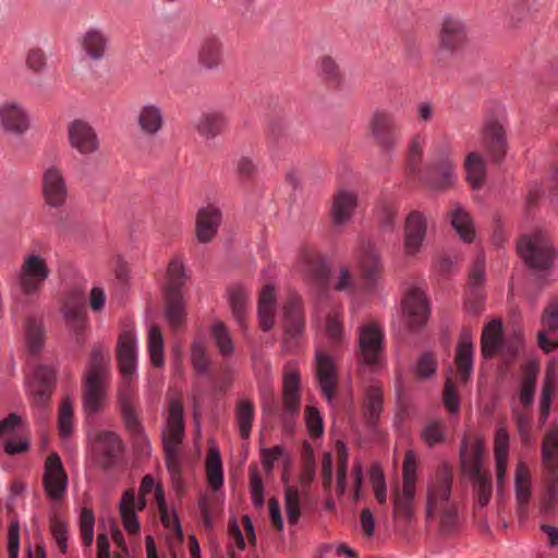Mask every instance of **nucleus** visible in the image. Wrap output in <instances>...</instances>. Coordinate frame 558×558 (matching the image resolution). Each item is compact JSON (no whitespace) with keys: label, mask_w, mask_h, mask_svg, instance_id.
<instances>
[{"label":"nucleus","mask_w":558,"mask_h":558,"mask_svg":"<svg viewBox=\"0 0 558 558\" xmlns=\"http://www.w3.org/2000/svg\"><path fill=\"white\" fill-rule=\"evenodd\" d=\"M537 368L530 369L521 381L520 402L527 408L533 403L535 395Z\"/></svg>","instance_id":"obj_55"},{"label":"nucleus","mask_w":558,"mask_h":558,"mask_svg":"<svg viewBox=\"0 0 558 558\" xmlns=\"http://www.w3.org/2000/svg\"><path fill=\"white\" fill-rule=\"evenodd\" d=\"M454 180L456 165L449 158L447 149L420 175V181L423 184L435 190L447 189L453 184Z\"/></svg>","instance_id":"obj_13"},{"label":"nucleus","mask_w":558,"mask_h":558,"mask_svg":"<svg viewBox=\"0 0 558 558\" xmlns=\"http://www.w3.org/2000/svg\"><path fill=\"white\" fill-rule=\"evenodd\" d=\"M136 123L143 135L156 137L166 123L162 108L151 102L141 106L136 113Z\"/></svg>","instance_id":"obj_26"},{"label":"nucleus","mask_w":558,"mask_h":558,"mask_svg":"<svg viewBox=\"0 0 558 558\" xmlns=\"http://www.w3.org/2000/svg\"><path fill=\"white\" fill-rule=\"evenodd\" d=\"M357 207V195L348 190L338 191L331 202L330 221L335 227H343L353 217Z\"/></svg>","instance_id":"obj_23"},{"label":"nucleus","mask_w":558,"mask_h":558,"mask_svg":"<svg viewBox=\"0 0 558 558\" xmlns=\"http://www.w3.org/2000/svg\"><path fill=\"white\" fill-rule=\"evenodd\" d=\"M117 355L120 371L124 376L118 392L122 420L141 451L146 452L149 447L148 439L133 408L134 391L129 379L136 369V341L132 332L125 331L119 337Z\"/></svg>","instance_id":"obj_1"},{"label":"nucleus","mask_w":558,"mask_h":558,"mask_svg":"<svg viewBox=\"0 0 558 558\" xmlns=\"http://www.w3.org/2000/svg\"><path fill=\"white\" fill-rule=\"evenodd\" d=\"M542 460L549 472L558 469V429L546 433L542 442Z\"/></svg>","instance_id":"obj_47"},{"label":"nucleus","mask_w":558,"mask_h":558,"mask_svg":"<svg viewBox=\"0 0 558 558\" xmlns=\"http://www.w3.org/2000/svg\"><path fill=\"white\" fill-rule=\"evenodd\" d=\"M304 420L307 432L312 438H317L323 435V417L317 408L313 405H306L304 410Z\"/></svg>","instance_id":"obj_57"},{"label":"nucleus","mask_w":558,"mask_h":558,"mask_svg":"<svg viewBox=\"0 0 558 558\" xmlns=\"http://www.w3.org/2000/svg\"><path fill=\"white\" fill-rule=\"evenodd\" d=\"M183 260L173 257L168 265L163 284L165 316L172 330H179L185 322L186 302L183 289L189 280Z\"/></svg>","instance_id":"obj_3"},{"label":"nucleus","mask_w":558,"mask_h":558,"mask_svg":"<svg viewBox=\"0 0 558 558\" xmlns=\"http://www.w3.org/2000/svg\"><path fill=\"white\" fill-rule=\"evenodd\" d=\"M54 371L46 365H39L35 368L29 380V393L33 402L40 408L48 404L54 387Z\"/></svg>","instance_id":"obj_21"},{"label":"nucleus","mask_w":558,"mask_h":558,"mask_svg":"<svg viewBox=\"0 0 558 558\" xmlns=\"http://www.w3.org/2000/svg\"><path fill=\"white\" fill-rule=\"evenodd\" d=\"M25 64L33 73H43L48 65V59L45 50L39 47L28 49L25 56Z\"/></svg>","instance_id":"obj_54"},{"label":"nucleus","mask_w":558,"mask_h":558,"mask_svg":"<svg viewBox=\"0 0 558 558\" xmlns=\"http://www.w3.org/2000/svg\"><path fill=\"white\" fill-rule=\"evenodd\" d=\"M184 436L183 407L179 400H171L166 427L162 432L165 452H179Z\"/></svg>","instance_id":"obj_16"},{"label":"nucleus","mask_w":558,"mask_h":558,"mask_svg":"<svg viewBox=\"0 0 558 558\" xmlns=\"http://www.w3.org/2000/svg\"><path fill=\"white\" fill-rule=\"evenodd\" d=\"M356 259L362 277L369 283H375L383 270L378 252L371 244L363 245L357 252Z\"/></svg>","instance_id":"obj_34"},{"label":"nucleus","mask_w":558,"mask_h":558,"mask_svg":"<svg viewBox=\"0 0 558 558\" xmlns=\"http://www.w3.org/2000/svg\"><path fill=\"white\" fill-rule=\"evenodd\" d=\"M283 339L281 347L284 351H293L305 329V316L302 299L296 293H290L282 306Z\"/></svg>","instance_id":"obj_7"},{"label":"nucleus","mask_w":558,"mask_h":558,"mask_svg":"<svg viewBox=\"0 0 558 558\" xmlns=\"http://www.w3.org/2000/svg\"><path fill=\"white\" fill-rule=\"evenodd\" d=\"M482 145L494 161H500L507 153V138L502 125L489 121L482 131Z\"/></svg>","instance_id":"obj_24"},{"label":"nucleus","mask_w":558,"mask_h":558,"mask_svg":"<svg viewBox=\"0 0 558 558\" xmlns=\"http://www.w3.org/2000/svg\"><path fill=\"white\" fill-rule=\"evenodd\" d=\"M315 371L319 390L331 402L339 381L335 357L323 349L315 350Z\"/></svg>","instance_id":"obj_10"},{"label":"nucleus","mask_w":558,"mask_h":558,"mask_svg":"<svg viewBox=\"0 0 558 558\" xmlns=\"http://www.w3.org/2000/svg\"><path fill=\"white\" fill-rule=\"evenodd\" d=\"M484 445L481 438H477L472 445H468V438L464 437L461 442V461L463 472L470 480L488 474L482 470Z\"/></svg>","instance_id":"obj_27"},{"label":"nucleus","mask_w":558,"mask_h":558,"mask_svg":"<svg viewBox=\"0 0 558 558\" xmlns=\"http://www.w3.org/2000/svg\"><path fill=\"white\" fill-rule=\"evenodd\" d=\"M41 191L45 203L52 208H60L66 202L68 187L63 172L57 166H49L43 172Z\"/></svg>","instance_id":"obj_14"},{"label":"nucleus","mask_w":558,"mask_h":558,"mask_svg":"<svg viewBox=\"0 0 558 558\" xmlns=\"http://www.w3.org/2000/svg\"><path fill=\"white\" fill-rule=\"evenodd\" d=\"M509 433L506 427L498 426L494 437V456L496 461V482L498 490L504 488L509 459Z\"/></svg>","instance_id":"obj_32"},{"label":"nucleus","mask_w":558,"mask_h":558,"mask_svg":"<svg viewBox=\"0 0 558 558\" xmlns=\"http://www.w3.org/2000/svg\"><path fill=\"white\" fill-rule=\"evenodd\" d=\"M225 125L223 117L218 112H202L193 121V126L199 136L213 140L218 136Z\"/></svg>","instance_id":"obj_39"},{"label":"nucleus","mask_w":558,"mask_h":558,"mask_svg":"<svg viewBox=\"0 0 558 558\" xmlns=\"http://www.w3.org/2000/svg\"><path fill=\"white\" fill-rule=\"evenodd\" d=\"M49 275L50 270L44 257L38 254L25 256L19 274L22 293L27 296L37 294Z\"/></svg>","instance_id":"obj_8"},{"label":"nucleus","mask_w":558,"mask_h":558,"mask_svg":"<svg viewBox=\"0 0 558 558\" xmlns=\"http://www.w3.org/2000/svg\"><path fill=\"white\" fill-rule=\"evenodd\" d=\"M198 64L208 71L217 70L222 62V43L216 36L205 37L197 51Z\"/></svg>","instance_id":"obj_35"},{"label":"nucleus","mask_w":558,"mask_h":558,"mask_svg":"<svg viewBox=\"0 0 558 558\" xmlns=\"http://www.w3.org/2000/svg\"><path fill=\"white\" fill-rule=\"evenodd\" d=\"M205 465L209 486L213 490L219 489L223 484V473L220 453L216 447H209Z\"/></svg>","instance_id":"obj_43"},{"label":"nucleus","mask_w":558,"mask_h":558,"mask_svg":"<svg viewBox=\"0 0 558 558\" xmlns=\"http://www.w3.org/2000/svg\"><path fill=\"white\" fill-rule=\"evenodd\" d=\"M43 484L47 496L52 500L63 498L68 488V475L58 453H50L45 462Z\"/></svg>","instance_id":"obj_12"},{"label":"nucleus","mask_w":558,"mask_h":558,"mask_svg":"<svg viewBox=\"0 0 558 558\" xmlns=\"http://www.w3.org/2000/svg\"><path fill=\"white\" fill-rule=\"evenodd\" d=\"M229 304L234 317L242 324L244 320V291L241 286H233L229 289Z\"/></svg>","instance_id":"obj_61"},{"label":"nucleus","mask_w":558,"mask_h":558,"mask_svg":"<svg viewBox=\"0 0 558 558\" xmlns=\"http://www.w3.org/2000/svg\"><path fill=\"white\" fill-rule=\"evenodd\" d=\"M120 514L124 529L130 534H135L140 530V523L135 513V496L132 490H126L120 501Z\"/></svg>","instance_id":"obj_46"},{"label":"nucleus","mask_w":558,"mask_h":558,"mask_svg":"<svg viewBox=\"0 0 558 558\" xmlns=\"http://www.w3.org/2000/svg\"><path fill=\"white\" fill-rule=\"evenodd\" d=\"M108 43L109 38L102 29L90 27L82 36L81 47L88 58L98 61L105 57Z\"/></svg>","instance_id":"obj_36"},{"label":"nucleus","mask_w":558,"mask_h":558,"mask_svg":"<svg viewBox=\"0 0 558 558\" xmlns=\"http://www.w3.org/2000/svg\"><path fill=\"white\" fill-rule=\"evenodd\" d=\"M515 499L520 506L527 504L531 497V476L527 465L519 461L514 471Z\"/></svg>","instance_id":"obj_44"},{"label":"nucleus","mask_w":558,"mask_h":558,"mask_svg":"<svg viewBox=\"0 0 558 558\" xmlns=\"http://www.w3.org/2000/svg\"><path fill=\"white\" fill-rule=\"evenodd\" d=\"M276 304V293L272 286H265L258 300V320L259 327L264 331H269L274 326V310Z\"/></svg>","instance_id":"obj_40"},{"label":"nucleus","mask_w":558,"mask_h":558,"mask_svg":"<svg viewBox=\"0 0 558 558\" xmlns=\"http://www.w3.org/2000/svg\"><path fill=\"white\" fill-rule=\"evenodd\" d=\"M45 326L41 320L29 317L25 323V338L28 351L37 354L45 343Z\"/></svg>","instance_id":"obj_45"},{"label":"nucleus","mask_w":558,"mask_h":558,"mask_svg":"<svg viewBox=\"0 0 558 558\" xmlns=\"http://www.w3.org/2000/svg\"><path fill=\"white\" fill-rule=\"evenodd\" d=\"M466 180L473 189H478L486 178V163L478 153H470L465 158Z\"/></svg>","instance_id":"obj_42"},{"label":"nucleus","mask_w":558,"mask_h":558,"mask_svg":"<svg viewBox=\"0 0 558 558\" xmlns=\"http://www.w3.org/2000/svg\"><path fill=\"white\" fill-rule=\"evenodd\" d=\"M555 392H556V388H555L554 381H553L549 373H547L544 384H543V387H542V392H541V398H539V421L542 423H545L548 418L549 410H550V405H551V401L555 396Z\"/></svg>","instance_id":"obj_52"},{"label":"nucleus","mask_w":558,"mask_h":558,"mask_svg":"<svg viewBox=\"0 0 558 558\" xmlns=\"http://www.w3.org/2000/svg\"><path fill=\"white\" fill-rule=\"evenodd\" d=\"M95 517L90 509L83 508L80 515V530L84 546L90 547L94 541Z\"/></svg>","instance_id":"obj_58"},{"label":"nucleus","mask_w":558,"mask_h":558,"mask_svg":"<svg viewBox=\"0 0 558 558\" xmlns=\"http://www.w3.org/2000/svg\"><path fill=\"white\" fill-rule=\"evenodd\" d=\"M403 487L402 493L397 495L414 499L416 483V454L413 450H408L402 464Z\"/></svg>","instance_id":"obj_41"},{"label":"nucleus","mask_w":558,"mask_h":558,"mask_svg":"<svg viewBox=\"0 0 558 558\" xmlns=\"http://www.w3.org/2000/svg\"><path fill=\"white\" fill-rule=\"evenodd\" d=\"M97 450L100 453V464L104 469L114 466L123 452L124 446L120 436L111 430H99L96 434Z\"/></svg>","instance_id":"obj_22"},{"label":"nucleus","mask_w":558,"mask_h":558,"mask_svg":"<svg viewBox=\"0 0 558 558\" xmlns=\"http://www.w3.org/2000/svg\"><path fill=\"white\" fill-rule=\"evenodd\" d=\"M442 401L445 408L451 414H457L460 409V398L458 395V390L456 384L452 378L448 377L445 383Z\"/></svg>","instance_id":"obj_60"},{"label":"nucleus","mask_w":558,"mask_h":558,"mask_svg":"<svg viewBox=\"0 0 558 558\" xmlns=\"http://www.w3.org/2000/svg\"><path fill=\"white\" fill-rule=\"evenodd\" d=\"M294 271L304 278L323 282L327 279L328 267L323 256L314 248H301L294 264Z\"/></svg>","instance_id":"obj_19"},{"label":"nucleus","mask_w":558,"mask_h":558,"mask_svg":"<svg viewBox=\"0 0 558 558\" xmlns=\"http://www.w3.org/2000/svg\"><path fill=\"white\" fill-rule=\"evenodd\" d=\"M450 223L464 242H473L475 229L470 214L460 205L454 204L449 213Z\"/></svg>","instance_id":"obj_38"},{"label":"nucleus","mask_w":558,"mask_h":558,"mask_svg":"<svg viewBox=\"0 0 558 558\" xmlns=\"http://www.w3.org/2000/svg\"><path fill=\"white\" fill-rule=\"evenodd\" d=\"M502 324L499 319H494L484 327L481 337V351L485 359L497 354L502 343Z\"/></svg>","instance_id":"obj_37"},{"label":"nucleus","mask_w":558,"mask_h":558,"mask_svg":"<svg viewBox=\"0 0 558 558\" xmlns=\"http://www.w3.org/2000/svg\"><path fill=\"white\" fill-rule=\"evenodd\" d=\"M211 337L214 338L219 351L222 354H229L233 351V344L227 330L225 324L222 322H217L211 326L210 329Z\"/></svg>","instance_id":"obj_56"},{"label":"nucleus","mask_w":558,"mask_h":558,"mask_svg":"<svg viewBox=\"0 0 558 558\" xmlns=\"http://www.w3.org/2000/svg\"><path fill=\"white\" fill-rule=\"evenodd\" d=\"M148 350L154 366L161 367L163 360V337L158 326L153 325L148 330Z\"/></svg>","instance_id":"obj_49"},{"label":"nucleus","mask_w":558,"mask_h":558,"mask_svg":"<svg viewBox=\"0 0 558 558\" xmlns=\"http://www.w3.org/2000/svg\"><path fill=\"white\" fill-rule=\"evenodd\" d=\"M541 324L543 329L537 332L538 347L546 353L558 348V298L551 299L545 306Z\"/></svg>","instance_id":"obj_17"},{"label":"nucleus","mask_w":558,"mask_h":558,"mask_svg":"<svg viewBox=\"0 0 558 558\" xmlns=\"http://www.w3.org/2000/svg\"><path fill=\"white\" fill-rule=\"evenodd\" d=\"M517 247L524 264L534 270H550L557 256L550 239L543 231L523 235Z\"/></svg>","instance_id":"obj_6"},{"label":"nucleus","mask_w":558,"mask_h":558,"mask_svg":"<svg viewBox=\"0 0 558 558\" xmlns=\"http://www.w3.org/2000/svg\"><path fill=\"white\" fill-rule=\"evenodd\" d=\"M359 373L364 368L375 372L383 366L385 332L376 320H367L356 329Z\"/></svg>","instance_id":"obj_5"},{"label":"nucleus","mask_w":558,"mask_h":558,"mask_svg":"<svg viewBox=\"0 0 558 558\" xmlns=\"http://www.w3.org/2000/svg\"><path fill=\"white\" fill-rule=\"evenodd\" d=\"M327 335L335 343L341 342L343 338V324L341 313L333 311L329 313L326 324Z\"/></svg>","instance_id":"obj_64"},{"label":"nucleus","mask_w":558,"mask_h":558,"mask_svg":"<svg viewBox=\"0 0 558 558\" xmlns=\"http://www.w3.org/2000/svg\"><path fill=\"white\" fill-rule=\"evenodd\" d=\"M402 312L411 329L421 328L426 325L430 308L424 292L417 288H411L403 296Z\"/></svg>","instance_id":"obj_15"},{"label":"nucleus","mask_w":558,"mask_h":558,"mask_svg":"<svg viewBox=\"0 0 558 558\" xmlns=\"http://www.w3.org/2000/svg\"><path fill=\"white\" fill-rule=\"evenodd\" d=\"M156 502L158 506L160 520L163 526L168 530L173 531L178 535V537L182 539L183 534L180 522L178 520L177 514L168 510L161 487H157L156 489Z\"/></svg>","instance_id":"obj_48"},{"label":"nucleus","mask_w":558,"mask_h":558,"mask_svg":"<svg viewBox=\"0 0 558 558\" xmlns=\"http://www.w3.org/2000/svg\"><path fill=\"white\" fill-rule=\"evenodd\" d=\"M384 410L383 387L378 383H373L366 387L364 392V403L362 408L363 418L366 425L375 430Z\"/></svg>","instance_id":"obj_28"},{"label":"nucleus","mask_w":558,"mask_h":558,"mask_svg":"<svg viewBox=\"0 0 558 558\" xmlns=\"http://www.w3.org/2000/svg\"><path fill=\"white\" fill-rule=\"evenodd\" d=\"M61 311L68 328L73 333L75 343L82 345L85 340L86 317L83 314L81 303L75 299H69L64 302Z\"/></svg>","instance_id":"obj_33"},{"label":"nucleus","mask_w":558,"mask_h":558,"mask_svg":"<svg viewBox=\"0 0 558 558\" xmlns=\"http://www.w3.org/2000/svg\"><path fill=\"white\" fill-rule=\"evenodd\" d=\"M473 340L472 332L469 329L461 331L459 342L456 349L454 363L458 371V378L461 381H468L473 372Z\"/></svg>","instance_id":"obj_30"},{"label":"nucleus","mask_w":558,"mask_h":558,"mask_svg":"<svg viewBox=\"0 0 558 558\" xmlns=\"http://www.w3.org/2000/svg\"><path fill=\"white\" fill-rule=\"evenodd\" d=\"M368 129L377 144L385 150L393 148L397 142V130L392 114L377 110L373 113Z\"/></svg>","instance_id":"obj_20"},{"label":"nucleus","mask_w":558,"mask_h":558,"mask_svg":"<svg viewBox=\"0 0 558 558\" xmlns=\"http://www.w3.org/2000/svg\"><path fill=\"white\" fill-rule=\"evenodd\" d=\"M108 349L95 345L92 350L83 384V407L88 415L99 413L106 398V383L110 374Z\"/></svg>","instance_id":"obj_2"},{"label":"nucleus","mask_w":558,"mask_h":558,"mask_svg":"<svg viewBox=\"0 0 558 558\" xmlns=\"http://www.w3.org/2000/svg\"><path fill=\"white\" fill-rule=\"evenodd\" d=\"M437 360L432 352L423 353L416 362V375L421 379L433 376L437 371Z\"/></svg>","instance_id":"obj_63"},{"label":"nucleus","mask_w":558,"mask_h":558,"mask_svg":"<svg viewBox=\"0 0 558 558\" xmlns=\"http://www.w3.org/2000/svg\"><path fill=\"white\" fill-rule=\"evenodd\" d=\"M452 474L447 466L439 470L427 489L426 517L432 519L434 512L446 504L451 495Z\"/></svg>","instance_id":"obj_18"},{"label":"nucleus","mask_w":558,"mask_h":558,"mask_svg":"<svg viewBox=\"0 0 558 558\" xmlns=\"http://www.w3.org/2000/svg\"><path fill=\"white\" fill-rule=\"evenodd\" d=\"M58 427L62 438H68L73 429V402L69 397H64L58 411Z\"/></svg>","instance_id":"obj_50"},{"label":"nucleus","mask_w":558,"mask_h":558,"mask_svg":"<svg viewBox=\"0 0 558 558\" xmlns=\"http://www.w3.org/2000/svg\"><path fill=\"white\" fill-rule=\"evenodd\" d=\"M68 138L70 146L84 156L93 155L100 148L96 130L82 119H75L69 123Z\"/></svg>","instance_id":"obj_11"},{"label":"nucleus","mask_w":558,"mask_h":558,"mask_svg":"<svg viewBox=\"0 0 558 558\" xmlns=\"http://www.w3.org/2000/svg\"><path fill=\"white\" fill-rule=\"evenodd\" d=\"M221 222V213L214 206L208 205L198 209L196 215V238L201 243L210 242L217 234Z\"/></svg>","instance_id":"obj_31"},{"label":"nucleus","mask_w":558,"mask_h":558,"mask_svg":"<svg viewBox=\"0 0 558 558\" xmlns=\"http://www.w3.org/2000/svg\"><path fill=\"white\" fill-rule=\"evenodd\" d=\"M301 374L295 361L284 364L282 372L281 403L277 411L283 433L291 436L300 417Z\"/></svg>","instance_id":"obj_4"},{"label":"nucleus","mask_w":558,"mask_h":558,"mask_svg":"<svg viewBox=\"0 0 558 558\" xmlns=\"http://www.w3.org/2000/svg\"><path fill=\"white\" fill-rule=\"evenodd\" d=\"M369 477L375 499L379 504H385L387 499V486L384 472L379 466L374 465L369 471Z\"/></svg>","instance_id":"obj_59"},{"label":"nucleus","mask_w":558,"mask_h":558,"mask_svg":"<svg viewBox=\"0 0 558 558\" xmlns=\"http://www.w3.org/2000/svg\"><path fill=\"white\" fill-rule=\"evenodd\" d=\"M0 129L19 137L31 129L29 114L21 102L10 99L0 102Z\"/></svg>","instance_id":"obj_9"},{"label":"nucleus","mask_w":558,"mask_h":558,"mask_svg":"<svg viewBox=\"0 0 558 558\" xmlns=\"http://www.w3.org/2000/svg\"><path fill=\"white\" fill-rule=\"evenodd\" d=\"M191 359L196 372L202 374L207 372L208 357L206 355L205 343L203 340L197 339L193 342L191 349Z\"/></svg>","instance_id":"obj_62"},{"label":"nucleus","mask_w":558,"mask_h":558,"mask_svg":"<svg viewBox=\"0 0 558 558\" xmlns=\"http://www.w3.org/2000/svg\"><path fill=\"white\" fill-rule=\"evenodd\" d=\"M474 486L476 502L480 508L487 506L492 498L493 486L490 474L470 480Z\"/></svg>","instance_id":"obj_51"},{"label":"nucleus","mask_w":558,"mask_h":558,"mask_svg":"<svg viewBox=\"0 0 558 558\" xmlns=\"http://www.w3.org/2000/svg\"><path fill=\"white\" fill-rule=\"evenodd\" d=\"M466 41L464 25L461 21L446 16L439 34V47L442 50L454 52L461 49Z\"/></svg>","instance_id":"obj_29"},{"label":"nucleus","mask_w":558,"mask_h":558,"mask_svg":"<svg viewBox=\"0 0 558 558\" xmlns=\"http://www.w3.org/2000/svg\"><path fill=\"white\" fill-rule=\"evenodd\" d=\"M284 508L287 520L290 524H295L300 519V495L298 488L289 486L284 490Z\"/></svg>","instance_id":"obj_53"},{"label":"nucleus","mask_w":558,"mask_h":558,"mask_svg":"<svg viewBox=\"0 0 558 558\" xmlns=\"http://www.w3.org/2000/svg\"><path fill=\"white\" fill-rule=\"evenodd\" d=\"M426 219L423 214L412 211L405 219L404 225V251L408 255H415L420 252L426 235Z\"/></svg>","instance_id":"obj_25"}]
</instances>
